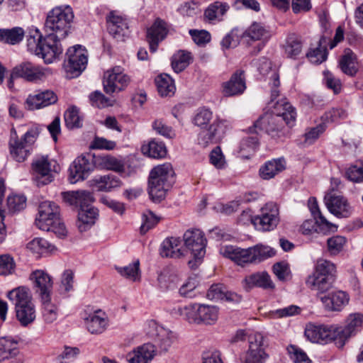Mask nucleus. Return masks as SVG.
Masks as SVG:
<instances>
[{"label":"nucleus","instance_id":"obj_1","mask_svg":"<svg viewBox=\"0 0 363 363\" xmlns=\"http://www.w3.org/2000/svg\"><path fill=\"white\" fill-rule=\"evenodd\" d=\"M193 123L202 130L198 137L199 143L203 147L219 142L225 133L228 121L216 116L207 108H200L194 116Z\"/></svg>","mask_w":363,"mask_h":363},{"label":"nucleus","instance_id":"obj_2","mask_svg":"<svg viewBox=\"0 0 363 363\" xmlns=\"http://www.w3.org/2000/svg\"><path fill=\"white\" fill-rule=\"evenodd\" d=\"M62 38H57L50 34L43 38L38 28H30L27 39L28 50L35 55L42 57L47 64L52 63L62 53V48L60 40Z\"/></svg>","mask_w":363,"mask_h":363},{"label":"nucleus","instance_id":"obj_3","mask_svg":"<svg viewBox=\"0 0 363 363\" xmlns=\"http://www.w3.org/2000/svg\"><path fill=\"white\" fill-rule=\"evenodd\" d=\"M220 255L233 261L236 264L244 267L248 264L260 262L273 257L276 252L269 246L257 245L252 247L242 249L233 245L222 246Z\"/></svg>","mask_w":363,"mask_h":363},{"label":"nucleus","instance_id":"obj_4","mask_svg":"<svg viewBox=\"0 0 363 363\" xmlns=\"http://www.w3.org/2000/svg\"><path fill=\"white\" fill-rule=\"evenodd\" d=\"M14 305L16 317L21 326L33 323L36 318V310L28 288L18 286L10 291L7 295Z\"/></svg>","mask_w":363,"mask_h":363},{"label":"nucleus","instance_id":"obj_5","mask_svg":"<svg viewBox=\"0 0 363 363\" xmlns=\"http://www.w3.org/2000/svg\"><path fill=\"white\" fill-rule=\"evenodd\" d=\"M174 172L169 163L155 167L150 172L148 179L149 195L155 202L164 199L166 193L172 186Z\"/></svg>","mask_w":363,"mask_h":363},{"label":"nucleus","instance_id":"obj_6","mask_svg":"<svg viewBox=\"0 0 363 363\" xmlns=\"http://www.w3.org/2000/svg\"><path fill=\"white\" fill-rule=\"evenodd\" d=\"M74 19L72 9L69 6H56L48 14L45 30L57 38H65Z\"/></svg>","mask_w":363,"mask_h":363},{"label":"nucleus","instance_id":"obj_7","mask_svg":"<svg viewBox=\"0 0 363 363\" xmlns=\"http://www.w3.org/2000/svg\"><path fill=\"white\" fill-rule=\"evenodd\" d=\"M40 129L33 126L21 137H18L14 128L11 130L9 149L11 157L17 162H23L31 154L33 145L38 137Z\"/></svg>","mask_w":363,"mask_h":363},{"label":"nucleus","instance_id":"obj_8","mask_svg":"<svg viewBox=\"0 0 363 363\" xmlns=\"http://www.w3.org/2000/svg\"><path fill=\"white\" fill-rule=\"evenodd\" d=\"M186 247L191 251L194 260L189 261L191 268L196 267L201 263L206 253V240L203 233L199 229L188 230L183 236Z\"/></svg>","mask_w":363,"mask_h":363},{"label":"nucleus","instance_id":"obj_9","mask_svg":"<svg viewBox=\"0 0 363 363\" xmlns=\"http://www.w3.org/2000/svg\"><path fill=\"white\" fill-rule=\"evenodd\" d=\"M67 60L65 61L64 67L67 77L74 78L78 77L84 70L87 64V51L81 45H77L68 49Z\"/></svg>","mask_w":363,"mask_h":363},{"label":"nucleus","instance_id":"obj_10","mask_svg":"<svg viewBox=\"0 0 363 363\" xmlns=\"http://www.w3.org/2000/svg\"><path fill=\"white\" fill-rule=\"evenodd\" d=\"M255 131L264 132L273 138H281L286 134L283 118L272 113H265L254 123Z\"/></svg>","mask_w":363,"mask_h":363},{"label":"nucleus","instance_id":"obj_11","mask_svg":"<svg viewBox=\"0 0 363 363\" xmlns=\"http://www.w3.org/2000/svg\"><path fill=\"white\" fill-rule=\"evenodd\" d=\"M279 222V208L274 203H266L260 210V214L252 218L254 226L260 231L274 230Z\"/></svg>","mask_w":363,"mask_h":363},{"label":"nucleus","instance_id":"obj_12","mask_svg":"<svg viewBox=\"0 0 363 363\" xmlns=\"http://www.w3.org/2000/svg\"><path fill=\"white\" fill-rule=\"evenodd\" d=\"M305 335L312 342L328 343L340 340L339 327L310 323L306 325Z\"/></svg>","mask_w":363,"mask_h":363},{"label":"nucleus","instance_id":"obj_13","mask_svg":"<svg viewBox=\"0 0 363 363\" xmlns=\"http://www.w3.org/2000/svg\"><path fill=\"white\" fill-rule=\"evenodd\" d=\"M130 82V77L124 73L123 69L116 66L104 74V88L106 94H113L123 90Z\"/></svg>","mask_w":363,"mask_h":363},{"label":"nucleus","instance_id":"obj_14","mask_svg":"<svg viewBox=\"0 0 363 363\" xmlns=\"http://www.w3.org/2000/svg\"><path fill=\"white\" fill-rule=\"evenodd\" d=\"M52 72L50 69L34 65L30 62H23L12 69V76L22 78L28 82L43 80Z\"/></svg>","mask_w":363,"mask_h":363},{"label":"nucleus","instance_id":"obj_15","mask_svg":"<svg viewBox=\"0 0 363 363\" xmlns=\"http://www.w3.org/2000/svg\"><path fill=\"white\" fill-rule=\"evenodd\" d=\"M55 163L50 160L48 156H40L33 161V174L38 186L46 185L53 180L52 172L56 171Z\"/></svg>","mask_w":363,"mask_h":363},{"label":"nucleus","instance_id":"obj_16","mask_svg":"<svg viewBox=\"0 0 363 363\" xmlns=\"http://www.w3.org/2000/svg\"><path fill=\"white\" fill-rule=\"evenodd\" d=\"M324 203L328 211L337 217L347 218L351 214V206L347 199L334 189L326 193Z\"/></svg>","mask_w":363,"mask_h":363},{"label":"nucleus","instance_id":"obj_17","mask_svg":"<svg viewBox=\"0 0 363 363\" xmlns=\"http://www.w3.org/2000/svg\"><path fill=\"white\" fill-rule=\"evenodd\" d=\"M267 354L263 348V336L255 333L249 336V350L243 358L244 363H263Z\"/></svg>","mask_w":363,"mask_h":363},{"label":"nucleus","instance_id":"obj_18","mask_svg":"<svg viewBox=\"0 0 363 363\" xmlns=\"http://www.w3.org/2000/svg\"><path fill=\"white\" fill-rule=\"evenodd\" d=\"M60 217L59 207L53 202L46 201L39 206L38 217L35 220L36 226L40 230H48L51 223Z\"/></svg>","mask_w":363,"mask_h":363},{"label":"nucleus","instance_id":"obj_19","mask_svg":"<svg viewBox=\"0 0 363 363\" xmlns=\"http://www.w3.org/2000/svg\"><path fill=\"white\" fill-rule=\"evenodd\" d=\"M30 279L33 281L35 293L39 295L40 299L51 297L53 281L47 272L37 269L30 274Z\"/></svg>","mask_w":363,"mask_h":363},{"label":"nucleus","instance_id":"obj_20","mask_svg":"<svg viewBox=\"0 0 363 363\" xmlns=\"http://www.w3.org/2000/svg\"><path fill=\"white\" fill-rule=\"evenodd\" d=\"M108 33L117 40L123 41L130 33L128 23L126 18L111 12L106 18Z\"/></svg>","mask_w":363,"mask_h":363},{"label":"nucleus","instance_id":"obj_21","mask_svg":"<svg viewBox=\"0 0 363 363\" xmlns=\"http://www.w3.org/2000/svg\"><path fill=\"white\" fill-rule=\"evenodd\" d=\"M221 89L225 96L242 94L246 89L245 72L241 69L235 71L228 81L222 84Z\"/></svg>","mask_w":363,"mask_h":363},{"label":"nucleus","instance_id":"obj_22","mask_svg":"<svg viewBox=\"0 0 363 363\" xmlns=\"http://www.w3.org/2000/svg\"><path fill=\"white\" fill-rule=\"evenodd\" d=\"M168 31L169 25L160 18H157L152 26L147 29V40L152 52L157 50L159 43L166 38Z\"/></svg>","mask_w":363,"mask_h":363},{"label":"nucleus","instance_id":"obj_23","mask_svg":"<svg viewBox=\"0 0 363 363\" xmlns=\"http://www.w3.org/2000/svg\"><path fill=\"white\" fill-rule=\"evenodd\" d=\"M86 329L91 334H101L108 325V318L105 312L96 310L84 317Z\"/></svg>","mask_w":363,"mask_h":363},{"label":"nucleus","instance_id":"obj_24","mask_svg":"<svg viewBox=\"0 0 363 363\" xmlns=\"http://www.w3.org/2000/svg\"><path fill=\"white\" fill-rule=\"evenodd\" d=\"M57 101V96L55 93L51 90H45L28 95L26 104L28 109L34 110L53 104Z\"/></svg>","mask_w":363,"mask_h":363},{"label":"nucleus","instance_id":"obj_25","mask_svg":"<svg viewBox=\"0 0 363 363\" xmlns=\"http://www.w3.org/2000/svg\"><path fill=\"white\" fill-rule=\"evenodd\" d=\"M242 284L246 291H250L254 287H259L264 289H272L274 288V284L269 274L264 271L246 276L242 280Z\"/></svg>","mask_w":363,"mask_h":363},{"label":"nucleus","instance_id":"obj_26","mask_svg":"<svg viewBox=\"0 0 363 363\" xmlns=\"http://www.w3.org/2000/svg\"><path fill=\"white\" fill-rule=\"evenodd\" d=\"M258 69L261 74L268 75L270 83L272 84L271 90V98L272 101L275 99L279 95V91L278 87L280 85L279 74L276 69H272V62L267 58H262L259 60Z\"/></svg>","mask_w":363,"mask_h":363},{"label":"nucleus","instance_id":"obj_27","mask_svg":"<svg viewBox=\"0 0 363 363\" xmlns=\"http://www.w3.org/2000/svg\"><path fill=\"white\" fill-rule=\"evenodd\" d=\"M92 164L85 156L81 155L75 159L69 167V181L75 183L84 180L91 170Z\"/></svg>","mask_w":363,"mask_h":363},{"label":"nucleus","instance_id":"obj_28","mask_svg":"<svg viewBox=\"0 0 363 363\" xmlns=\"http://www.w3.org/2000/svg\"><path fill=\"white\" fill-rule=\"evenodd\" d=\"M350 301L349 295L342 291H337L331 293L328 296L321 297V301L325 308L330 311H340L348 304Z\"/></svg>","mask_w":363,"mask_h":363},{"label":"nucleus","instance_id":"obj_29","mask_svg":"<svg viewBox=\"0 0 363 363\" xmlns=\"http://www.w3.org/2000/svg\"><path fill=\"white\" fill-rule=\"evenodd\" d=\"M91 203L81 206L78 213L77 226L80 232H84L92 226L96 220L98 211L91 206Z\"/></svg>","mask_w":363,"mask_h":363},{"label":"nucleus","instance_id":"obj_30","mask_svg":"<svg viewBox=\"0 0 363 363\" xmlns=\"http://www.w3.org/2000/svg\"><path fill=\"white\" fill-rule=\"evenodd\" d=\"M339 67L344 74L354 77L359 71L357 55L350 49H345L339 60Z\"/></svg>","mask_w":363,"mask_h":363},{"label":"nucleus","instance_id":"obj_31","mask_svg":"<svg viewBox=\"0 0 363 363\" xmlns=\"http://www.w3.org/2000/svg\"><path fill=\"white\" fill-rule=\"evenodd\" d=\"M272 114L282 118L283 121L288 125H293L296 118L295 108L285 99L274 104Z\"/></svg>","mask_w":363,"mask_h":363},{"label":"nucleus","instance_id":"obj_32","mask_svg":"<svg viewBox=\"0 0 363 363\" xmlns=\"http://www.w3.org/2000/svg\"><path fill=\"white\" fill-rule=\"evenodd\" d=\"M61 194L66 203L79 208L94 201L92 194L86 191H67Z\"/></svg>","mask_w":363,"mask_h":363},{"label":"nucleus","instance_id":"obj_33","mask_svg":"<svg viewBox=\"0 0 363 363\" xmlns=\"http://www.w3.org/2000/svg\"><path fill=\"white\" fill-rule=\"evenodd\" d=\"M242 36L253 41H267L272 37V33L264 24L259 22H253L245 30Z\"/></svg>","mask_w":363,"mask_h":363},{"label":"nucleus","instance_id":"obj_34","mask_svg":"<svg viewBox=\"0 0 363 363\" xmlns=\"http://www.w3.org/2000/svg\"><path fill=\"white\" fill-rule=\"evenodd\" d=\"M229 9L230 6L227 2L216 1L208 5L204 11L203 16L211 23L221 21Z\"/></svg>","mask_w":363,"mask_h":363},{"label":"nucleus","instance_id":"obj_35","mask_svg":"<svg viewBox=\"0 0 363 363\" xmlns=\"http://www.w3.org/2000/svg\"><path fill=\"white\" fill-rule=\"evenodd\" d=\"M182 241L179 238L165 239L161 247L160 255L163 257L179 258L184 255L181 248Z\"/></svg>","mask_w":363,"mask_h":363},{"label":"nucleus","instance_id":"obj_36","mask_svg":"<svg viewBox=\"0 0 363 363\" xmlns=\"http://www.w3.org/2000/svg\"><path fill=\"white\" fill-rule=\"evenodd\" d=\"M334 281L335 280L328 277H323L313 272L307 277L306 284L311 290L325 293L332 287Z\"/></svg>","mask_w":363,"mask_h":363},{"label":"nucleus","instance_id":"obj_37","mask_svg":"<svg viewBox=\"0 0 363 363\" xmlns=\"http://www.w3.org/2000/svg\"><path fill=\"white\" fill-rule=\"evenodd\" d=\"M153 346L150 344L143 345L127 354L129 363H147L153 357Z\"/></svg>","mask_w":363,"mask_h":363},{"label":"nucleus","instance_id":"obj_38","mask_svg":"<svg viewBox=\"0 0 363 363\" xmlns=\"http://www.w3.org/2000/svg\"><path fill=\"white\" fill-rule=\"evenodd\" d=\"M363 326V315L352 314L347 320V325L344 328H339L340 340L342 341L352 336L359 328Z\"/></svg>","mask_w":363,"mask_h":363},{"label":"nucleus","instance_id":"obj_39","mask_svg":"<svg viewBox=\"0 0 363 363\" xmlns=\"http://www.w3.org/2000/svg\"><path fill=\"white\" fill-rule=\"evenodd\" d=\"M95 164L101 169L111 170L116 172H123L125 170V165L123 161L109 155H99L96 157Z\"/></svg>","mask_w":363,"mask_h":363},{"label":"nucleus","instance_id":"obj_40","mask_svg":"<svg viewBox=\"0 0 363 363\" xmlns=\"http://www.w3.org/2000/svg\"><path fill=\"white\" fill-rule=\"evenodd\" d=\"M286 167L284 159H274L269 160L259 169V175L264 179H269L282 172Z\"/></svg>","mask_w":363,"mask_h":363},{"label":"nucleus","instance_id":"obj_41","mask_svg":"<svg viewBox=\"0 0 363 363\" xmlns=\"http://www.w3.org/2000/svg\"><path fill=\"white\" fill-rule=\"evenodd\" d=\"M219 308L214 306L199 304V324L213 325L218 319Z\"/></svg>","mask_w":363,"mask_h":363},{"label":"nucleus","instance_id":"obj_42","mask_svg":"<svg viewBox=\"0 0 363 363\" xmlns=\"http://www.w3.org/2000/svg\"><path fill=\"white\" fill-rule=\"evenodd\" d=\"M92 182L96 189L100 191H110L121 185L119 178L111 174L96 178Z\"/></svg>","mask_w":363,"mask_h":363},{"label":"nucleus","instance_id":"obj_43","mask_svg":"<svg viewBox=\"0 0 363 363\" xmlns=\"http://www.w3.org/2000/svg\"><path fill=\"white\" fill-rule=\"evenodd\" d=\"M18 352V342L10 338H0V362L16 357Z\"/></svg>","mask_w":363,"mask_h":363},{"label":"nucleus","instance_id":"obj_44","mask_svg":"<svg viewBox=\"0 0 363 363\" xmlns=\"http://www.w3.org/2000/svg\"><path fill=\"white\" fill-rule=\"evenodd\" d=\"M141 152L143 155L155 159L163 158L167 154L164 145L155 140L143 144L141 147Z\"/></svg>","mask_w":363,"mask_h":363},{"label":"nucleus","instance_id":"obj_45","mask_svg":"<svg viewBox=\"0 0 363 363\" xmlns=\"http://www.w3.org/2000/svg\"><path fill=\"white\" fill-rule=\"evenodd\" d=\"M25 35L23 29L21 27H13L10 29L0 28V42L16 45L19 43Z\"/></svg>","mask_w":363,"mask_h":363},{"label":"nucleus","instance_id":"obj_46","mask_svg":"<svg viewBox=\"0 0 363 363\" xmlns=\"http://www.w3.org/2000/svg\"><path fill=\"white\" fill-rule=\"evenodd\" d=\"M158 93L162 96H171L176 90L174 80L167 74H162L155 79Z\"/></svg>","mask_w":363,"mask_h":363},{"label":"nucleus","instance_id":"obj_47","mask_svg":"<svg viewBox=\"0 0 363 363\" xmlns=\"http://www.w3.org/2000/svg\"><path fill=\"white\" fill-rule=\"evenodd\" d=\"M283 49L288 57L296 58L302 50V43L300 38L296 34H290L287 36Z\"/></svg>","mask_w":363,"mask_h":363},{"label":"nucleus","instance_id":"obj_48","mask_svg":"<svg viewBox=\"0 0 363 363\" xmlns=\"http://www.w3.org/2000/svg\"><path fill=\"white\" fill-rule=\"evenodd\" d=\"M27 248L30 252L37 255L52 253L55 250V245L42 238H35L27 244Z\"/></svg>","mask_w":363,"mask_h":363},{"label":"nucleus","instance_id":"obj_49","mask_svg":"<svg viewBox=\"0 0 363 363\" xmlns=\"http://www.w3.org/2000/svg\"><path fill=\"white\" fill-rule=\"evenodd\" d=\"M42 302V317L47 324L55 322L58 317L59 308L57 306L51 302V297L48 299H40Z\"/></svg>","mask_w":363,"mask_h":363},{"label":"nucleus","instance_id":"obj_50","mask_svg":"<svg viewBox=\"0 0 363 363\" xmlns=\"http://www.w3.org/2000/svg\"><path fill=\"white\" fill-rule=\"evenodd\" d=\"M313 272L335 280L336 267L330 261L324 259H319L317 260V262L315 265Z\"/></svg>","mask_w":363,"mask_h":363},{"label":"nucleus","instance_id":"obj_51","mask_svg":"<svg viewBox=\"0 0 363 363\" xmlns=\"http://www.w3.org/2000/svg\"><path fill=\"white\" fill-rule=\"evenodd\" d=\"M191 60L192 57L190 52L179 50L172 57V68L176 72H180L189 65Z\"/></svg>","mask_w":363,"mask_h":363},{"label":"nucleus","instance_id":"obj_52","mask_svg":"<svg viewBox=\"0 0 363 363\" xmlns=\"http://www.w3.org/2000/svg\"><path fill=\"white\" fill-rule=\"evenodd\" d=\"M326 41L324 37L319 40V45L315 49H311L306 54L307 58L313 64H320L326 60L328 57V51L325 47H322V44Z\"/></svg>","mask_w":363,"mask_h":363},{"label":"nucleus","instance_id":"obj_53","mask_svg":"<svg viewBox=\"0 0 363 363\" xmlns=\"http://www.w3.org/2000/svg\"><path fill=\"white\" fill-rule=\"evenodd\" d=\"M199 304H189L179 308V315L190 323L199 324Z\"/></svg>","mask_w":363,"mask_h":363},{"label":"nucleus","instance_id":"obj_54","mask_svg":"<svg viewBox=\"0 0 363 363\" xmlns=\"http://www.w3.org/2000/svg\"><path fill=\"white\" fill-rule=\"evenodd\" d=\"M66 126L72 129L79 128L82 124V119L79 116V109L73 106L68 108L64 115Z\"/></svg>","mask_w":363,"mask_h":363},{"label":"nucleus","instance_id":"obj_55","mask_svg":"<svg viewBox=\"0 0 363 363\" xmlns=\"http://www.w3.org/2000/svg\"><path fill=\"white\" fill-rule=\"evenodd\" d=\"M258 147V139L256 136L243 138L240 143V154L241 157L249 158Z\"/></svg>","mask_w":363,"mask_h":363},{"label":"nucleus","instance_id":"obj_56","mask_svg":"<svg viewBox=\"0 0 363 363\" xmlns=\"http://www.w3.org/2000/svg\"><path fill=\"white\" fill-rule=\"evenodd\" d=\"M116 269L121 275L132 281L140 279V262L138 259L132 264L124 267H117Z\"/></svg>","mask_w":363,"mask_h":363},{"label":"nucleus","instance_id":"obj_57","mask_svg":"<svg viewBox=\"0 0 363 363\" xmlns=\"http://www.w3.org/2000/svg\"><path fill=\"white\" fill-rule=\"evenodd\" d=\"M157 336L160 347L165 351L168 350L177 340V337L172 332L163 328H160Z\"/></svg>","mask_w":363,"mask_h":363},{"label":"nucleus","instance_id":"obj_58","mask_svg":"<svg viewBox=\"0 0 363 363\" xmlns=\"http://www.w3.org/2000/svg\"><path fill=\"white\" fill-rule=\"evenodd\" d=\"M15 270L16 262L12 257L7 254L0 255V275H10Z\"/></svg>","mask_w":363,"mask_h":363},{"label":"nucleus","instance_id":"obj_59","mask_svg":"<svg viewBox=\"0 0 363 363\" xmlns=\"http://www.w3.org/2000/svg\"><path fill=\"white\" fill-rule=\"evenodd\" d=\"M347 242L345 237L340 235L333 236L328 240V248L331 255L340 253Z\"/></svg>","mask_w":363,"mask_h":363},{"label":"nucleus","instance_id":"obj_60","mask_svg":"<svg viewBox=\"0 0 363 363\" xmlns=\"http://www.w3.org/2000/svg\"><path fill=\"white\" fill-rule=\"evenodd\" d=\"M7 206L10 211H20L26 206V198L23 195L10 196L7 199Z\"/></svg>","mask_w":363,"mask_h":363},{"label":"nucleus","instance_id":"obj_61","mask_svg":"<svg viewBox=\"0 0 363 363\" xmlns=\"http://www.w3.org/2000/svg\"><path fill=\"white\" fill-rule=\"evenodd\" d=\"M116 147V143L103 137L95 136L90 144V148L93 150H113Z\"/></svg>","mask_w":363,"mask_h":363},{"label":"nucleus","instance_id":"obj_62","mask_svg":"<svg viewBox=\"0 0 363 363\" xmlns=\"http://www.w3.org/2000/svg\"><path fill=\"white\" fill-rule=\"evenodd\" d=\"M288 352L294 363H312L306 353L294 345L289 347Z\"/></svg>","mask_w":363,"mask_h":363},{"label":"nucleus","instance_id":"obj_63","mask_svg":"<svg viewBox=\"0 0 363 363\" xmlns=\"http://www.w3.org/2000/svg\"><path fill=\"white\" fill-rule=\"evenodd\" d=\"M314 219L320 230L323 233L336 232L337 230V226L328 221L322 213L314 217Z\"/></svg>","mask_w":363,"mask_h":363},{"label":"nucleus","instance_id":"obj_64","mask_svg":"<svg viewBox=\"0 0 363 363\" xmlns=\"http://www.w3.org/2000/svg\"><path fill=\"white\" fill-rule=\"evenodd\" d=\"M346 175L347 178L355 182L363 181V164L352 165L350 167L347 172Z\"/></svg>","mask_w":363,"mask_h":363}]
</instances>
